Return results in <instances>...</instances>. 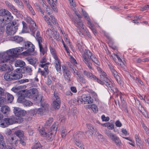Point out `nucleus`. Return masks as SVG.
<instances>
[{
  "instance_id": "f8f14e48",
  "label": "nucleus",
  "mask_w": 149,
  "mask_h": 149,
  "mask_svg": "<svg viewBox=\"0 0 149 149\" xmlns=\"http://www.w3.org/2000/svg\"><path fill=\"white\" fill-rule=\"evenodd\" d=\"M23 47H19L9 50L7 51V53L11 56V57L13 56H15V55L19 54L23 51Z\"/></svg>"
},
{
  "instance_id": "1a4fd4ad",
  "label": "nucleus",
  "mask_w": 149,
  "mask_h": 149,
  "mask_svg": "<svg viewBox=\"0 0 149 149\" xmlns=\"http://www.w3.org/2000/svg\"><path fill=\"white\" fill-rule=\"evenodd\" d=\"M10 132L8 133V138L7 139V141L13 146H16L18 143V140L15 135H11Z\"/></svg>"
},
{
  "instance_id": "b1692460",
  "label": "nucleus",
  "mask_w": 149,
  "mask_h": 149,
  "mask_svg": "<svg viewBox=\"0 0 149 149\" xmlns=\"http://www.w3.org/2000/svg\"><path fill=\"white\" fill-rule=\"evenodd\" d=\"M5 3L8 7L10 8L15 14L17 15L19 13V11H18L17 10L9 1H6Z\"/></svg>"
},
{
  "instance_id": "69168bd1",
  "label": "nucleus",
  "mask_w": 149,
  "mask_h": 149,
  "mask_svg": "<svg viewBox=\"0 0 149 149\" xmlns=\"http://www.w3.org/2000/svg\"><path fill=\"white\" fill-rule=\"evenodd\" d=\"M77 100V104H80L84 102L83 99L82 98V95L81 96L78 97Z\"/></svg>"
},
{
  "instance_id": "a19ab883",
  "label": "nucleus",
  "mask_w": 149,
  "mask_h": 149,
  "mask_svg": "<svg viewBox=\"0 0 149 149\" xmlns=\"http://www.w3.org/2000/svg\"><path fill=\"white\" fill-rule=\"evenodd\" d=\"M61 102L54 100L53 103V107L55 109H58L60 106Z\"/></svg>"
},
{
  "instance_id": "052dcab7",
  "label": "nucleus",
  "mask_w": 149,
  "mask_h": 149,
  "mask_svg": "<svg viewBox=\"0 0 149 149\" xmlns=\"http://www.w3.org/2000/svg\"><path fill=\"white\" fill-rule=\"evenodd\" d=\"M16 4L21 9H24V4L21 0Z\"/></svg>"
},
{
  "instance_id": "f03ea898",
  "label": "nucleus",
  "mask_w": 149,
  "mask_h": 149,
  "mask_svg": "<svg viewBox=\"0 0 149 149\" xmlns=\"http://www.w3.org/2000/svg\"><path fill=\"white\" fill-rule=\"evenodd\" d=\"M50 52L54 59V65L55 68L58 72L61 73V62L57 56L56 51L55 49L51 45L49 46Z\"/></svg>"
},
{
  "instance_id": "72a5a7b5",
  "label": "nucleus",
  "mask_w": 149,
  "mask_h": 149,
  "mask_svg": "<svg viewBox=\"0 0 149 149\" xmlns=\"http://www.w3.org/2000/svg\"><path fill=\"white\" fill-rule=\"evenodd\" d=\"M25 65V62L23 61L18 60L15 62V67H22Z\"/></svg>"
},
{
  "instance_id": "6e6552de",
  "label": "nucleus",
  "mask_w": 149,
  "mask_h": 149,
  "mask_svg": "<svg viewBox=\"0 0 149 149\" xmlns=\"http://www.w3.org/2000/svg\"><path fill=\"white\" fill-rule=\"evenodd\" d=\"M24 49L27 50L24 52L27 55H33V52L34 50V46L30 42L27 41L24 42Z\"/></svg>"
},
{
  "instance_id": "338daca9",
  "label": "nucleus",
  "mask_w": 149,
  "mask_h": 149,
  "mask_svg": "<svg viewBox=\"0 0 149 149\" xmlns=\"http://www.w3.org/2000/svg\"><path fill=\"white\" fill-rule=\"evenodd\" d=\"M12 27H13L14 28H17V26L18 25V24H17L16 22L15 21H12L11 23L9 24ZM18 28H17V29Z\"/></svg>"
},
{
  "instance_id": "de8ad7c7",
  "label": "nucleus",
  "mask_w": 149,
  "mask_h": 149,
  "mask_svg": "<svg viewBox=\"0 0 149 149\" xmlns=\"http://www.w3.org/2000/svg\"><path fill=\"white\" fill-rule=\"evenodd\" d=\"M27 8L33 15H34L35 13L30 3L25 5Z\"/></svg>"
},
{
  "instance_id": "f704fd0d",
  "label": "nucleus",
  "mask_w": 149,
  "mask_h": 149,
  "mask_svg": "<svg viewBox=\"0 0 149 149\" xmlns=\"http://www.w3.org/2000/svg\"><path fill=\"white\" fill-rule=\"evenodd\" d=\"M111 140L113 141L115 143L116 145L117 146H120L122 145V142L120 140L116 135Z\"/></svg>"
},
{
  "instance_id": "0eeeda50",
  "label": "nucleus",
  "mask_w": 149,
  "mask_h": 149,
  "mask_svg": "<svg viewBox=\"0 0 149 149\" xmlns=\"http://www.w3.org/2000/svg\"><path fill=\"white\" fill-rule=\"evenodd\" d=\"M2 122L1 125L3 127H5L10 125L18 123V121L15 116H12L10 118H5Z\"/></svg>"
},
{
  "instance_id": "49530a36",
  "label": "nucleus",
  "mask_w": 149,
  "mask_h": 149,
  "mask_svg": "<svg viewBox=\"0 0 149 149\" xmlns=\"http://www.w3.org/2000/svg\"><path fill=\"white\" fill-rule=\"evenodd\" d=\"M10 108L7 106H3L1 108V111L4 113H6L10 111Z\"/></svg>"
},
{
  "instance_id": "774afa93",
  "label": "nucleus",
  "mask_w": 149,
  "mask_h": 149,
  "mask_svg": "<svg viewBox=\"0 0 149 149\" xmlns=\"http://www.w3.org/2000/svg\"><path fill=\"white\" fill-rule=\"evenodd\" d=\"M41 75L45 77H46L49 74V72L45 71L42 70L40 71Z\"/></svg>"
},
{
  "instance_id": "c9c22d12",
  "label": "nucleus",
  "mask_w": 149,
  "mask_h": 149,
  "mask_svg": "<svg viewBox=\"0 0 149 149\" xmlns=\"http://www.w3.org/2000/svg\"><path fill=\"white\" fill-rule=\"evenodd\" d=\"M58 124L57 122H55L51 127V131L50 132L54 133V134H56L58 127Z\"/></svg>"
},
{
  "instance_id": "4468645a",
  "label": "nucleus",
  "mask_w": 149,
  "mask_h": 149,
  "mask_svg": "<svg viewBox=\"0 0 149 149\" xmlns=\"http://www.w3.org/2000/svg\"><path fill=\"white\" fill-rule=\"evenodd\" d=\"M62 69L65 80L68 82H69L71 81L70 71L67 69L66 67L64 65L62 66Z\"/></svg>"
},
{
  "instance_id": "4be33fe9",
  "label": "nucleus",
  "mask_w": 149,
  "mask_h": 149,
  "mask_svg": "<svg viewBox=\"0 0 149 149\" xmlns=\"http://www.w3.org/2000/svg\"><path fill=\"white\" fill-rule=\"evenodd\" d=\"M82 98L83 99V102L84 104H91L93 101V99L90 96L86 94L82 95Z\"/></svg>"
},
{
  "instance_id": "f3484780",
  "label": "nucleus",
  "mask_w": 149,
  "mask_h": 149,
  "mask_svg": "<svg viewBox=\"0 0 149 149\" xmlns=\"http://www.w3.org/2000/svg\"><path fill=\"white\" fill-rule=\"evenodd\" d=\"M13 19V16H10L9 18L4 17L3 18L0 19V26L4 27L6 24H8Z\"/></svg>"
},
{
  "instance_id": "864d4df0",
  "label": "nucleus",
  "mask_w": 149,
  "mask_h": 149,
  "mask_svg": "<svg viewBox=\"0 0 149 149\" xmlns=\"http://www.w3.org/2000/svg\"><path fill=\"white\" fill-rule=\"evenodd\" d=\"M41 146L39 142H35L31 148L32 149H39L40 148Z\"/></svg>"
},
{
  "instance_id": "ea45409f",
  "label": "nucleus",
  "mask_w": 149,
  "mask_h": 149,
  "mask_svg": "<svg viewBox=\"0 0 149 149\" xmlns=\"http://www.w3.org/2000/svg\"><path fill=\"white\" fill-rule=\"evenodd\" d=\"M83 61L90 70H93V68L92 67V64L90 62V59L86 60L85 58V60Z\"/></svg>"
},
{
  "instance_id": "423d86ee",
  "label": "nucleus",
  "mask_w": 149,
  "mask_h": 149,
  "mask_svg": "<svg viewBox=\"0 0 149 149\" xmlns=\"http://www.w3.org/2000/svg\"><path fill=\"white\" fill-rule=\"evenodd\" d=\"M36 38L38 44L40 54H42L43 55H44L47 53V47L46 46L45 47H43L42 44L43 39L40 35V32L39 31H37V32Z\"/></svg>"
},
{
  "instance_id": "4c0bfd02",
  "label": "nucleus",
  "mask_w": 149,
  "mask_h": 149,
  "mask_svg": "<svg viewBox=\"0 0 149 149\" xmlns=\"http://www.w3.org/2000/svg\"><path fill=\"white\" fill-rule=\"evenodd\" d=\"M11 39L12 40H14L17 43H20L23 41V38L18 36H15L12 37Z\"/></svg>"
},
{
  "instance_id": "9d476101",
  "label": "nucleus",
  "mask_w": 149,
  "mask_h": 149,
  "mask_svg": "<svg viewBox=\"0 0 149 149\" xmlns=\"http://www.w3.org/2000/svg\"><path fill=\"white\" fill-rule=\"evenodd\" d=\"M83 73L84 75L88 78H89L97 82L100 84H102L100 79L90 72L85 70L83 71Z\"/></svg>"
},
{
  "instance_id": "2f4dec72",
  "label": "nucleus",
  "mask_w": 149,
  "mask_h": 149,
  "mask_svg": "<svg viewBox=\"0 0 149 149\" xmlns=\"http://www.w3.org/2000/svg\"><path fill=\"white\" fill-rule=\"evenodd\" d=\"M55 134H54V133L52 132H50L47 133V134L45 136L46 139L49 141H52L53 140L54 138V136Z\"/></svg>"
},
{
  "instance_id": "ddd939ff",
  "label": "nucleus",
  "mask_w": 149,
  "mask_h": 149,
  "mask_svg": "<svg viewBox=\"0 0 149 149\" xmlns=\"http://www.w3.org/2000/svg\"><path fill=\"white\" fill-rule=\"evenodd\" d=\"M43 18L48 25L52 26V24L56 25H58L54 17L52 15L50 16L49 17L46 15Z\"/></svg>"
},
{
  "instance_id": "393cba45",
  "label": "nucleus",
  "mask_w": 149,
  "mask_h": 149,
  "mask_svg": "<svg viewBox=\"0 0 149 149\" xmlns=\"http://www.w3.org/2000/svg\"><path fill=\"white\" fill-rule=\"evenodd\" d=\"M117 96H119L121 102V106L124 109H126V103L124 101V95L120 92L119 91L117 94Z\"/></svg>"
},
{
  "instance_id": "0e129e2a",
  "label": "nucleus",
  "mask_w": 149,
  "mask_h": 149,
  "mask_svg": "<svg viewBox=\"0 0 149 149\" xmlns=\"http://www.w3.org/2000/svg\"><path fill=\"white\" fill-rule=\"evenodd\" d=\"M25 70L29 74H31V72H32V70L31 68L29 66L25 67Z\"/></svg>"
},
{
  "instance_id": "37998d69",
  "label": "nucleus",
  "mask_w": 149,
  "mask_h": 149,
  "mask_svg": "<svg viewBox=\"0 0 149 149\" xmlns=\"http://www.w3.org/2000/svg\"><path fill=\"white\" fill-rule=\"evenodd\" d=\"M47 1L54 11L57 12V9L56 6V4L55 3H54V2H53L51 0H47Z\"/></svg>"
},
{
  "instance_id": "bb28decb",
  "label": "nucleus",
  "mask_w": 149,
  "mask_h": 149,
  "mask_svg": "<svg viewBox=\"0 0 149 149\" xmlns=\"http://www.w3.org/2000/svg\"><path fill=\"white\" fill-rule=\"evenodd\" d=\"M109 90H111V92L113 93H117L119 91L118 88L114 86L111 82L109 83L106 86Z\"/></svg>"
},
{
  "instance_id": "c756f323",
  "label": "nucleus",
  "mask_w": 149,
  "mask_h": 149,
  "mask_svg": "<svg viewBox=\"0 0 149 149\" xmlns=\"http://www.w3.org/2000/svg\"><path fill=\"white\" fill-rule=\"evenodd\" d=\"M5 98H4V101L6 100L8 102L11 103L14 98L13 96L11 94L8 93H5Z\"/></svg>"
},
{
  "instance_id": "20e7f679",
  "label": "nucleus",
  "mask_w": 149,
  "mask_h": 149,
  "mask_svg": "<svg viewBox=\"0 0 149 149\" xmlns=\"http://www.w3.org/2000/svg\"><path fill=\"white\" fill-rule=\"evenodd\" d=\"M25 92L27 97L32 99L35 101H37V102H39V100L40 99V97L42 96L38 95V90L36 88H32Z\"/></svg>"
},
{
  "instance_id": "6ab92c4d",
  "label": "nucleus",
  "mask_w": 149,
  "mask_h": 149,
  "mask_svg": "<svg viewBox=\"0 0 149 149\" xmlns=\"http://www.w3.org/2000/svg\"><path fill=\"white\" fill-rule=\"evenodd\" d=\"M10 55L8 53L6 55H4L1 56L0 55V63H10V59L11 58Z\"/></svg>"
},
{
  "instance_id": "4d7b16f0",
  "label": "nucleus",
  "mask_w": 149,
  "mask_h": 149,
  "mask_svg": "<svg viewBox=\"0 0 149 149\" xmlns=\"http://www.w3.org/2000/svg\"><path fill=\"white\" fill-rule=\"evenodd\" d=\"M82 44L81 43H78L77 45V48L80 52H82L84 50Z\"/></svg>"
},
{
  "instance_id": "a18cd8bd",
  "label": "nucleus",
  "mask_w": 149,
  "mask_h": 149,
  "mask_svg": "<svg viewBox=\"0 0 149 149\" xmlns=\"http://www.w3.org/2000/svg\"><path fill=\"white\" fill-rule=\"evenodd\" d=\"M82 132H76L74 135V140H79V138H81L82 136Z\"/></svg>"
},
{
  "instance_id": "603ef678",
  "label": "nucleus",
  "mask_w": 149,
  "mask_h": 149,
  "mask_svg": "<svg viewBox=\"0 0 149 149\" xmlns=\"http://www.w3.org/2000/svg\"><path fill=\"white\" fill-rule=\"evenodd\" d=\"M4 92L3 89L0 87V100L2 101L3 102L4 101V98L3 97L4 96Z\"/></svg>"
},
{
  "instance_id": "412c9836",
  "label": "nucleus",
  "mask_w": 149,
  "mask_h": 149,
  "mask_svg": "<svg viewBox=\"0 0 149 149\" xmlns=\"http://www.w3.org/2000/svg\"><path fill=\"white\" fill-rule=\"evenodd\" d=\"M6 33L9 35H12L14 34L16 32L17 30V28H14L10 25V24H8L6 26Z\"/></svg>"
},
{
  "instance_id": "a878e982",
  "label": "nucleus",
  "mask_w": 149,
  "mask_h": 149,
  "mask_svg": "<svg viewBox=\"0 0 149 149\" xmlns=\"http://www.w3.org/2000/svg\"><path fill=\"white\" fill-rule=\"evenodd\" d=\"M0 16H5L4 17L8 18L10 16H13L10 12L5 9L0 10Z\"/></svg>"
},
{
  "instance_id": "09e8293b",
  "label": "nucleus",
  "mask_w": 149,
  "mask_h": 149,
  "mask_svg": "<svg viewBox=\"0 0 149 149\" xmlns=\"http://www.w3.org/2000/svg\"><path fill=\"white\" fill-rule=\"evenodd\" d=\"M49 63H46L44 64H40L39 66L41 68H44L45 71L49 72L48 67Z\"/></svg>"
},
{
  "instance_id": "c03bdc74",
  "label": "nucleus",
  "mask_w": 149,
  "mask_h": 149,
  "mask_svg": "<svg viewBox=\"0 0 149 149\" xmlns=\"http://www.w3.org/2000/svg\"><path fill=\"white\" fill-rule=\"evenodd\" d=\"M82 13L85 18L88 21L87 24H91V19L87 13L82 10Z\"/></svg>"
},
{
  "instance_id": "7ed1b4c3",
  "label": "nucleus",
  "mask_w": 149,
  "mask_h": 149,
  "mask_svg": "<svg viewBox=\"0 0 149 149\" xmlns=\"http://www.w3.org/2000/svg\"><path fill=\"white\" fill-rule=\"evenodd\" d=\"M22 74L21 73L17 72H12L6 73L4 75L5 79L8 81L18 79L22 78Z\"/></svg>"
},
{
  "instance_id": "473e14b6",
  "label": "nucleus",
  "mask_w": 149,
  "mask_h": 149,
  "mask_svg": "<svg viewBox=\"0 0 149 149\" xmlns=\"http://www.w3.org/2000/svg\"><path fill=\"white\" fill-rule=\"evenodd\" d=\"M38 130L40 135L42 136L45 137L47 133L45 132L44 127L42 126L41 127L40 126L39 127Z\"/></svg>"
},
{
  "instance_id": "680f3d73",
  "label": "nucleus",
  "mask_w": 149,
  "mask_h": 149,
  "mask_svg": "<svg viewBox=\"0 0 149 149\" xmlns=\"http://www.w3.org/2000/svg\"><path fill=\"white\" fill-rule=\"evenodd\" d=\"M30 81L29 80L27 79H20L19 80V81H17L18 82H19V84H22L24 83L25 82H28Z\"/></svg>"
},
{
  "instance_id": "cd10ccee",
  "label": "nucleus",
  "mask_w": 149,
  "mask_h": 149,
  "mask_svg": "<svg viewBox=\"0 0 149 149\" xmlns=\"http://www.w3.org/2000/svg\"><path fill=\"white\" fill-rule=\"evenodd\" d=\"M10 66V65L9 64L7 63L1 65L0 70L2 71H10L11 70Z\"/></svg>"
},
{
  "instance_id": "5701e85b",
  "label": "nucleus",
  "mask_w": 149,
  "mask_h": 149,
  "mask_svg": "<svg viewBox=\"0 0 149 149\" xmlns=\"http://www.w3.org/2000/svg\"><path fill=\"white\" fill-rule=\"evenodd\" d=\"M76 74L77 75V79L80 82L83 84H86L87 83V81L83 76H82L81 74L79 73L77 71H76Z\"/></svg>"
},
{
  "instance_id": "7c9ffc66",
  "label": "nucleus",
  "mask_w": 149,
  "mask_h": 149,
  "mask_svg": "<svg viewBox=\"0 0 149 149\" xmlns=\"http://www.w3.org/2000/svg\"><path fill=\"white\" fill-rule=\"evenodd\" d=\"M26 60L28 62L29 64L33 65H34L38 61L37 59L32 57H27L26 58Z\"/></svg>"
},
{
  "instance_id": "2eb2a0df",
  "label": "nucleus",
  "mask_w": 149,
  "mask_h": 149,
  "mask_svg": "<svg viewBox=\"0 0 149 149\" xmlns=\"http://www.w3.org/2000/svg\"><path fill=\"white\" fill-rule=\"evenodd\" d=\"M13 111L15 115L18 117L24 116L26 114L25 111L19 107H15Z\"/></svg>"
},
{
  "instance_id": "e2e57ef3",
  "label": "nucleus",
  "mask_w": 149,
  "mask_h": 149,
  "mask_svg": "<svg viewBox=\"0 0 149 149\" xmlns=\"http://www.w3.org/2000/svg\"><path fill=\"white\" fill-rule=\"evenodd\" d=\"M54 96L55 98V101H58L60 102H61L60 99L59 97V95L58 93H54Z\"/></svg>"
},
{
  "instance_id": "a211bd4d",
  "label": "nucleus",
  "mask_w": 149,
  "mask_h": 149,
  "mask_svg": "<svg viewBox=\"0 0 149 149\" xmlns=\"http://www.w3.org/2000/svg\"><path fill=\"white\" fill-rule=\"evenodd\" d=\"M31 24L29 25V28L30 30V32L32 35L35 37V32L37 29V26H36V23L31 18Z\"/></svg>"
},
{
  "instance_id": "3c124183",
  "label": "nucleus",
  "mask_w": 149,
  "mask_h": 149,
  "mask_svg": "<svg viewBox=\"0 0 149 149\" xmlns=\"http://www.w3.org/2000/svg\"><path fill=\"white\" fill-rule=\"evenodd\" d=\"M136 141L137 145L139 147V148L141 149H142L143 148V145L140 139L136 140Z\"/></svg>"
},
{
  "instance_id": "bf43d9fd",
  "label": "nucleus",
  "mask_w": 149,
  "mask_h": 149,
  "mask_svg": "<svg viewBox=\"0 0 149 149\" xmlns=\"http://www.w3.org/2000/svg\"><path fill=\"white\" fill-rule=\"evenodd\" d=\"M53 119L52 118H50L46 121L45 123V125L47 126H49L50 124L52 123L53 121Z\"/></svg>"
},
{
  "instance_id": "f257e3e1",
  "label": "nucleus",
  "mask_w": 149,
  "mask_h": 149,
  "mask_svg": "<svg viewBox=\"0 0 149 149\" xmlns=\"http://www.w3.org/2000/svg\"><path fill=\"white\" fill-rule=\"evenodd\" d=\"M40 99L39 100V101L40 103L41 107L38 109H36L32 110V112L34 115H36L37 113L42 115L43 114L44 112L47 110L48 109L49 105L42 99V96H40Z\"/></svg>"
},
{
  "instance_id": "6e6d98bb",
  "label": "nucleus",
  "mask_w": 149,
  "mask_h": 149,
  "mask_svg": "<svg viewBox=\"0 0 149 149\" xmlns=\"http://www.w3.org/2000/svg\"><path fill=\"white\" fill-rule=\"evenodd\" d=\"M23 104L24 105L26 106H31L33 104L30 101L27 100H26Z\"/></svg>"
},
{
  "instance_id": "aec40b11",
  "label": "nucleus",
  "mask_w": 149,
  "mask_h": 149,
  "mask_svg": "<svg viewBox=\"0 0 149 149\" xmlns=\"http://www.w3.org/2000/svg\"><path fill=\"white\" fill-rule=\"evenodd\" d=\"M20 95L18 98L17 102L19 103H23L25 100V97L26 96V94L25 91H22L19 92Z\"/></svg>"
},
{
  "instance_id": "e433bc0d",
  "label": "nucleus",
  "mask_w": 149,
  "mask_h": 149,
  "mask_svg": "<svg viewBox=\"0 0 149 149\" xmlns=\"http://www.w3.org/2000/svg\"><path fill=\"white\" fill-rule=\"evenodd\" d=\"M6 146V143L3 140V136L0 133V149H3Z\"/></svg>"
},
{
  "instance_id": "5fc2aeb1",
  "label": "nucleus",
  "mask_w": 149,
  "mask_h": 149,
  "mask_svg": "<svg viewBox=\"0 0 149 149\" xmlns=\"http://www.w3.org/2000/svg\"><path fill=\"white\" fill-rule=\"evenodd\" d=\"M91 109L94 113H96L98 111V108L97 106L94 104H92L90 105Z\"/></svg>"
},
{
  "instance_id": "9b49d317",
  "label": "nucleus",
  "mask_w": 149,
  "mask_h": 149,
  "mask_svg": "<svg viewBox=\"0 0 149 149\" xmlns=\"http://www.w3.org/2000/svg\"><path fill=\"white\" fill-rule=\"evenodd\" d=\"M113 75L116 79L118 83L120 85L122 84L123 82L121 80L120 76L118 74L117 72L115 70L114 67L111 64L108 65Z\"/></svg>"
},
{
  "instance_id": "13d9d810",
  "label": "nucleus",
  "mask_w": 149,
  "mask_h": 149,
  "mask_svg": "<svg viewBox=\"0 0 149 149\" xmlns=\"http://www.w3.org/2000/svg\"><path fill=\"white\" fill-rule=\"evenodd\" d=\"M89 25V28L91 29L94 34L96 33V30L94 28L93 25L92 24L91 22L90 24H88Z\"/></svg>"
},
{
  "instance_id": "c85d7f7f",
  "label": "nucleus",
  "mask_w": 149,
  "mask_h": 149,
  "mask_svg": "<svg viewBox=\"0 0 149 149\" xmlns=\"http://www.w3.org/2000/svg\"><path fill=\"white\" fill-rule=\"evenodd\" d=\"M87 127L88 129L90 130L86 132V133L87 134L88 136H91L92 134L94 133V132H92L95 130L94 127L92 125L90 124H87Z\"/></svg>"
},
{
  "instance_id": "58836bf2",
  "label": "nucleus",
  "mask_w": 149,
  "mask_h": 149,
  "mask_svg": "<svg viewBox=\"0 0 149 149\" xmlns=\"http://www.w3.org/2000/svg\"><path fill=\"white\" fill-rule=\"evenodd\" d=\"M15 134L19 139L22 138H24V132L23 131L21 130H19L15 131Z\"/></svg>"
},
{
  "instance_id": "dca6fc26",
  "label": "nucleus",
  "mask_w": 149,
  "mask_h": 149,
  "mask_svg": "<svg viewBox=\"0 0 149 149\" xmlns=\"http://www.w3.org/2000/svg\"><path fill=\"white\" fill-rule=\"evenodd\" d=\"M100 77L101 79L100 80L102 83V84H101V85L104 84L106 86L111 82L107 78L106 73L104 72H103L100 74Z\"/></svg>"
},
{
  "instance_id": "79ce46f5",
  "label": "nucleus",
  "mask_w": 149,
  "mask_h": 149,
  "mask_svg": "<svg viewBox=\"0 0 149 149\" xmlns=\"http://www.w3.org/2000/svg\"><path fill=\"white\" fill-rule=\"evenodd\" d=\"M74 143L75 145L77 146L78 147L81 149H84V146L81 141L77 140H74Z\"/></svg>"
},
{
  "instance_id": "39448f33",
  "label": "nucleus",
  "mask_w": 149,
  "mask_h": 149,
  "mask_svg": "<svg viewBox=\"0 0 149 149\" xmlns=\"http://www.w3.org/2000/svg\"><path fill=\"white\" fill-rule=\"evenodd\" d=\"M82 56L83 60H85V58L86 60L91 59L97 65H100L97 58L88 50L85 49L84 53L82 55Z\"/></svg>"
},
{
  "instance_id": "8fccbe9b",
  "label": "nucleus",
  "mask_w": 149,
  "mask_h": 149,
  "mask_svg": "<svg viewBox=\"0 0 149 149\" xmlns=\"http://www.w3.org/2000/svg\"><path fill=\"white\" fill-rule=\"evenodd\" d=\"M106 134L110 138L111 140L116 135L111 132L109 130L105 132Z\"/></svg>"
}]
</instances>
